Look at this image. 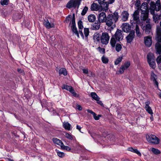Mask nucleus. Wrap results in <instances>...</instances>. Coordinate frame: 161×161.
Returning a JSON list of instances; mask_svg holds the SVG:
<instances>
[{"label":"nucleus","instance_id":"1","mask_svg":"<svg viewBox=\"0 0 161 161\" xmlns=\"http://www.w3.org/2000/svg\"><path fill=\"white\" fill-rule=\"evenodd\" d=\"M119 17L118 13L115 12L113 14L108 15L105 22L108 27H110L112 29H113L116 26L115 23L118 20Z\"/></svg>","mask_w":161,"mask_h":161},{"label":"nucleus","instance_id":"2","mask_svg":"<svg viewBox=\"0 0 161 161\" xmlns=\"http://www.w3.org/2000/svg\"><path fill=\"white\" fill-rule=\"evenodd\" d=\"M81 1V0H70L66 4V7L69 9H75L76 7L78 8Z\"/></svg>","mask_w":161,"mask_h":161},{"label":"nucleus","instance_id":"3","mask_svg":"<svg viewBox=\"0 0 161 161\" xmlns=\"http://www.w3.org/2000/svg\"><path fill=\"white\" fill-rule=\"evenodd\" d=\"M146 137L147 141L149 142L154 144L159 143V139L154 135L147 134L146 136Z\"/></svg>","mask_w":161,"mask_h":161},{"label":"nucleus","instance_id":"4","mask_svg":"<svg viewBox=\"0 0 161 161\" xmlns=\"http://www.w3.org/2000/svg\"><path fill=\"white\" fill-rule=\"evenodd\" d=\"M115 0H97L98 3L102 6L104 9L105 11L108 10V5L113 3L114 2Z\"/></svg>","mask_w":161,"mask_h":161},{"label":"nucleus","instance_id":"5","mask_svg":"<svg viewBox=\"0 0 161 161\" xmlns=\"http://www.w3.org/2000/svg\"><path fill=\"white\" fill-rule=\"evenodd\" d=\"M139 16V11L138 10L135 11L132 15V19L130 21V22L133 26V24L140 23Z\"/></svg>","mask_w":161,"mask_h":161},{"label":"nucleus","instance_id":"6","mask_svg":"<svg viewBox=\"0 0 161 161\" xmlns=\"http://www.w3.org/2000/svg\"><path fill=\"white\" fill-rule=\"evenodd\" d=\"M110 36L106 32H104L102 33L101 36V41L103 44L107 45L108 43Z\"/></svg>","mask_w":161,"mask_h":161},{"label":"nucleus","instance_id":"7","mask_svg":"<svg viewBox=\"0 0 161 161\" xmlns=\"http://www.w3.org/2000/svg\"><path fill=\"white\" fill-rule=\"evenodd\" d=\"M123 31L117 29L113 36L117 41H120L123 40Z\"/></svg>","mask_w":161,"mask_h":161},{"label":"nucleus","instance_id":"8","mask_svg":"<svg viewBox=\"0 0 161 161\" xmlns=\"http://www.w3.org/2000/svg\"><path fill=\"white\" fill-rule=\"evenodd\" d=\"M148 12L146 10H142L141 15V19L142 20L145 21L147 20L146 22L148 23L149 20L148 19Z\"/></svg>","mask_w":161,"mask_h":161},{"label":"nucleus","instance_id":"9","mask_svg":"<svg viewBox=\"0 0 161 161\" xmlns=\"http://www.w3.org/2000/svg\"><path fill=\"white\" fill-rule=\"evenodd\" d=\"M107 18L105 13L104 12L100 13L98 15V21L101 23L105 22Z\"/></svg>","mask_w":161,"mask_h":161},{"label":"nucleus","instance_id":"10","mask_svg":"<svg viewBox=\"0 0 161 161\" xmlns=\"http://www.w3.org/2000/svg\"><path fill=\"white\" fill-rule=\"evenodd\" d=\"M103 6L100 5H99L95 3H93L91 5V9L92 11H97L101 10L102 9Z\"/></svg>","mask_w":161,"mask_h":161},{"label":"nucleus","instance_id":"11","mask_svg":"<svg viewBox=\"0 0 161 161\" xmlns=\"http://www.w3.org/2000/svg\"><path fill=\"white\" fill-rule=\"evenodd\" d=\"M141 26L142 29L145 31L146 34H148L151 32V26L150 24H148L144 26L142 24Z\"/></svg>","mask_w":161,"mask_h":161},{"label":"nucleus","instance_id":"12","mask_svg":"<svg viewBox=\"0 0 161 161\" xmlns=\"http://www.w3.org/2000/svg\"><path fill=\"white\" fill-rule=\"evenodd\" d=\"M135 31L134 30H132L130 31L128 35L126 37V39L127 42L130 43L134 37V34Z\"/></svg>","mask_w":161,"mask_h":161},{"label":"nucleus","instance_id":"13","mask_svg":"<svg viewBox=\"0 0 161 161\" xmlns=\"http://www.w3.org/2000/svg\"><path fill=\"white\" fill-rule=\"evenodd\" d=\"M130 65V63L128 61L125 62L123 65H122L119 70L120 74H122L125 70L127 69Z\"/></svg>","mask_w":161,"mask_h":161},{"label":"nucleus","instance_id":"14","mask_svg":"<svg viewBox=\"0 0 161 161\" xmlns=\"http://www.w3.org/2000/svg\"><path fill=\"white\" fill-rule=\"evenodd\" d=\"M144 43L145 45L148 47H150L152 44V37L150 36L144 37Z\"/></svg>","mask_w":161,"mask_h":161},{"label":"nucleus","instance_id":"15","mask_svg":"<svg viewBox=\"0 0 161 161\" xmlns=\"http://www.w3.org/2000/svg\"><path fill=\"white\" fill-rule=\"evenodd\" d=\"M43 24L47 29L53 28L54 26L53 23L50 22L47 19H45L43 22Z\"/></svg>","mask_w":161,"mask_h":161},{"label":"nucleus","instance_id":"16","mask_svg":"<svg viewBox=\"0 0 161 161\" xmlns=\"http://www.w3.org/2000/svg\"><path fill=\"white\" fill-rule=\"evenodd\" d=\"M78 25L79 29V32H80V36L83 39H84L83 34L82 32V29L83 28V22L81 20H80L78 23Z\"/></svg>","mask_w":161,"mask_h":161},{"label":"nucleus","instance_id":"17","mask_svg":"<svg viewBox=\"0 0 161 161\" xmlns=\"http://www.w3.org/2000/svg\"><path fill=\"white\" fill-rule=\"evenodd\" d=\"M122 26L123 30L125 32H128L131 29V26L128 23H125L123 24Z\"/></svg>","mask_w":161,"mask_h":161},{"label":"nucleus","instance_id":"18","mask_svg":"<svg viewBox=\"0 0 161 161\" xmlns=\"http://www.w3.org/2000/svg\"><path fill=\"white\" fill-rule=\"evenodd\" d=\"M100 23L98 21L97 22L93 23L91 25V29L92 30H97L99 29L100 27Z\"/></svg>","mask_w":161,"mask_h":161},{"label":"nucleus","instance_id":"19","mask_svg":"<svg viewBox=\"0 0 161 161\" xmlns=\"http://www.w3.org/2000/svg\"><path fill=\"white\" fill-rule=\"evenodd\" d=\"M72 25L71 26V29L72 31L79 38V35L78 31L77 30V28L76 27L75 23H71Z\"/></svg>","mask_w":161,"mask_h":161},{"label":"nucleus","instance_id":"20","mask_svg":"<svg viewBox=\"0 0 161 161\" xmlns=\"http://www.w3.org/2000/svg\"><path fill=\"white\" fill-rule=\"evenodd\" d=\"M93 40L95 42L97 43L99 42L101 39V36L99 33L96 32L94 33L93 35Z\"/></svg>","mask_w":161,"mask_h":161},{"label":"nucleus","instance_id":"21","mask_svg":"<svg viewBox=\"0 0 161 161\" xmlns=\"http://www.w3.org/2000/svg\"><path fill=\"white\" fill-rule=\"evenodd\" d=\"M160 42L158 41V42L156 43L155 46V48L156 51V53L160 54H161V44Z\"/></svg>","mask_w":161,"mask_h":161},{"label":"nucleus","instance_id":"22","mask_svg":"<svg viewBox=\"0 0 161 161\" xmlns=\"http://www.w3.org/2000/svg\"><path fill=\"white\" fill-rule=\"evenodd\" d=\"M156 75L153 72L151 73V80L153 81V82L156 86L157 87H158V82L156 80Z\"/></svg>","mask_w":161,"mask_h":161},{"label":"nucleus","instance_id":"23","mask_svg":"<svg viewBox=\"0 0 161 161\" xmlns=\"http://www.w3.org/2000/svg\"><path fill=\"white\" fill-rule=\"evenodd\" d=\"M153 2H152V3ZM152 5L155 7L156 11H159L161 8V4L159 0H158L156 2V3L152 4Z\"/></svg>","mask_w":161,"mask_h":161},{"label":"nucleus","instance_id":"24","mask_svg":"<svg viewBox=\"0 0 161 161\" xmlns=\"http://www.w3.org/2000/svg\"><path fill=\"white\" fill-rule=\"evenodd\" d=\"M52 140L54 143L58 145L61 147L63 145V143L62 142L61 140L57 138H53L52 139Z\"/></svg>","mask_w":161,"mask_h":161},{"label":"nucleus","instance_id":"25","mask_svg":"<svg viewBox=\"0 0 161 161\" xmlns=\"http://www.w3.org/2000/svg\"><path fill=\"white\" fill-rule=\"evenodd\" d=\"M62 89H64L69 91L71 93L74 90L73 88L71 86L64 85L62 87Z\"/></svg>","mask_w":161,"mask_h":161},{"label":"nucleus","instance_id":"26","mask_svg":"<svg viewBox=\"0 0 161 161\" xmlns=\"http://www.w3.org/2000/svg\"><path fill=\"white\" fill-rule=\"evenodd\" d=\"M63 127L65 130H70L72 129L71 125L68 122H64L63 123Z\"/></svg>","mask_w":161,"mask_h":161},{"label":"nucleus","instance_id":"27","mask_svg":"<svg viewBox=\"0 0 161 161\" xmlns=\"http://www.w3.org/2000/svg\"><path fill=\"white\" fill-rule=\"evenodd\" d=\"M129 15V13L127 11H124L122 13V19L123 21H125L127 20Z\"/></svg>","mask_w":161,"mask_h":161},{"label":"nucleus","instance_id":"28","mask_svg":"<svg viewBox=\"0 0 161 161\" xmlns=\"http://www.w3.org/2000/svg\"><path fill=\"white\" fill-rule=\"evenodd\" d=\"M128 150L137 154L139 156H141L142 154L137 149H134L132 147H130L128 148Z\"/></svg>","mask_w":161,"mask_h":161},{"label":"nucleus","instance_id":"29","mask_svg":"<svg viewBox=\"0 0 161 161\" xmlns=\"http://www.w3.org/2000/svg\"><path fill=\"white\" fill-rule=\"evenodd\" d=\"M161 14L158 15L157 14H155L153 16L154 21L155 23H158V20L161 19Z\"/></svg>","mask_w":161,"mask_h":161},{"label":"nucleus","instance_id":"30","mask_svg":"<svg viewBox=\"0 0 161 161\" xmlns=\"http://www.w3.org/2000/svg\"><path fill=\"white\" fill-rule=\"evenodd\" d=\"M88 20L89 22H93L96 20L95 16L93 14H91L88 16Z\"/></svg>","mask_w":161,"mask_h":161},{"label":"nucleus","instance_id":"31","mask_svg":"<svg viewBox=\"0 0 161 161\" xmlns=\"http://www.w3.org/2000/svg\"><path fill=\"white\" fill-rule=\"evenodd\" d=\"M116 39L112 36L110 41V43L112 47H114L115 46L116 43Z\"/></svg>","mask_w":161,"mask_h":161},{"label":"nucleus","instance_id":"32","mask_svg":"<svg viewBox=\"0 0 161 161\" xmlns=\"http://www.w3.org/2000/svg\"><path fill=\"white\" fill-rule=\"evenodd\" d=\"M65 136L66 138L70 140H74L75 139L74 136L67 132L65 133Z\"/></svg>","mask_w":161,"mask_h":161},{"label":"nucleus","instance_id":"33","mask_svg":"<svg viewBox=\"0 0 161 161\" xmlns=\"http://www.w3.org/2000/svg\"><path fill=\"white\" fill-rule=\"evenodd\" d=\"M147 59L148 62L150 60H153L155 59V57L152 53H149L147 55Z\"/></svg>","mask_w":161,"mask_h":161},{"label":"nucleus","instance_id":"34","mask_svg":"<svg viewBox=\"0 0 161 161\" xmlns=\"http://www.w3.org/2000/svg\"><path fill=\"white\" fill-rule=\"evenodd\" d=\"M91 95L92 98L96 101H98L99 98L97 94L94 92H92L91 93Z\"/></svg>","mask_w":161,"mask_h":161},{"label":"nucleus","instance_id":"35","mask_svg":"<svg viewBox=\"0 0 161 161\" xmlns=\"http://www.w3.org/2000/svg\"><path fill=\"white\" fill-rule=\"evenodd\" d=\"M139 24H135L136 26L135 30H136V35L138 36H140L141 35V33L140 31L138 25Z\"/></svg>","mask_w":161,"mask_h":161},{"label":"nucleus","instance_id":"36","mask_svg":"<svg viewBox=\"0 0 161 161\" xmlns=\"http://www.w3.org/2000/svg\"><path fill=\"white\" fill-rule=\"evenodd\" d=\"M148 62L151 67L153 69H154L155 68L156 64L155 63V60L152 61L150 60Z\"/></svg>","mask_w":161,"mask_h":161},{"label":"nucleus","instance_id":"37","mask_svg":"<svg viewBox=\"0 0 161 161\" xmlns=\"http://www.w3.org/2000/svg\"><path fill=\"white\" fill-rule=\"evenodd\" d=\"M59 74L60 75L63 74L64 75H67L66 69L63 68H61L59 70Z\"/></svg>","mask_w":161,"mask_h":161},{"label":"nucleus","instance_id":"38","mask_svg":"<svg viewBox=\"0 0 161 161\" xmlns=\"http://www.w3.org/2000/svg\"><path fill=\"white\" fill-rule=\"evenodd\" d=\"M156 11L155 7H154V6L152 5V2L151 3V7L150 8V13L153 15L155 14H156L155 12V11Z\"/></svg>","mask_w":161,"mask_h":161},{"label":"nucleus","instance_id":"39","mask_svg":"<svg viewBox=\"0 0 161 161\" xmlns=\"http://www.w3.org/2000/svg\"><path fill=\"white\" fill-rule=\"evenodd\" d=\"M115 46L116 50L117 52H119L121 50L122 46L120 44L117 43Z\"/></svg>","mask_w":161,"mask_h":161},{"label":"nucleus","instance_id":"40","mask_svg":"<svg viewBox=\"0 0 161 161\" xmlns=\"http://www.w3.org/2000/svg\"><path fill=\"white\" fill-rule=\"evenodd\" d=\"M88 8L87 7H86V6L82 10V12L81 14V15L82 16H84V15H85V14L87 13V11H88Z\"/></svg>","mask_w":161,"mask_h":161},{"label":"nucleus","instance_id":"41","mask_svg":"<svg viewBox=\"0 0 161 161\" xmlns=\"http://www.w3.org/2000/svg\"><path fill=\"white\" fill-rule=\"evenodd\" d=\"M151 151L155 154H158L160 153V152L159 150L154 148H152L151 149Z\"/></svg>","mask_w":161,"mask_h":161},{"label":"nucleus","instance_id":"42","mask_svg":"<svg viewBox=\"0 0 161 161\" xmlns=\"http://www.w3.org/2000/svg\"><path fill=\"white\" fill-rule=\"evenodd\" d=\"M89 29L88 28H85L84 29V33L86 39L87 38V36L89 34Z\"/></svg>","mask_w":161,"mask_h":161},{"label":"nucleus","instance_id":"43","mask_svg":"<svg viewBox=\"0 0 161 161\" xmlns=\"http://www.w3.org/2000/svg\"><path fill=\"white\" fill-rule=\"evenodd\" d=\"M146 111L150 114H153V112L151 108L149 107H147L145 108Z\"/></svg>","mask_w":161,"mask_h":161},{"label":"nucleus","instance_id":"44","mask_svg":"<svg viewBox=\"0 0 161 161\" xmlns=\"http://www.w3.org/2000/svg\"><path fill=\"white\" fill-rule=\"evenodd\" d=\"M101 59L103 63L104 64H107L108 62V58L105 57L104 56H103L102 57Z\"/></svg>","mask_w":161,"mask_h":161},{"label":"nucleus","instance_id":"45","mask_svg":"<svg viewBox=\"0 0 161 161\" xmlns=\"http://www.w3.org/2000/svg\"><path fill=\"white\" fill-rule=\"evenodd\" d=\"M122 59V57H119L117 58L114 62V64L116 65H117L121 62Z\"/></svg>","mask_w":161,"mask_h":161},{"label":"nucleus","instance_id":"46","mask_svg":"<svg viewBox=\"0 0 161 161\" xmlns=\"http://www.w3.org/2000/svg\"><path fill=\"white\" fill-rule=\"evenodd\" d=\"M61 148L62 149L65 150L67 151H69L71 150V148L67 146H65L64 144L61 146Z\"/></svg>","mask_w":161,"mask_h":161},{"label":"nucleus","instance_id":"47","mask_svg":"<svg viewBox=\"0 0 161 161\" xmlns=\"http://www.w3.org/2000/svg\"><path fill=\"white\" fill-rule=\"evenodd\" d=\"M72 15H69L68 16H67L64 21V22L68 23L69 22V21L72 18Z\"/></svg>","mask_w":161,"mask_h":161},{"label":"nucleus","instance_id":"48","mask_svg":"<svg viewBox=\"0 0 161 161\" xmlns=\"http://www.w3.org/2000/svg\"><path fill=\"white\" fill-rule=\"evenodd\" d=\"M8 0H2L0 3L2 5H7L8 4Z\"/></svg>","mask_w":161,"mask_h":161},{"label":"nucleus","instance_id":"49","mask_svg":"<svg viewBox=\"0 0 161 161\" xmlns=\"http://www.w3.org/2000/svg\"><path fill=\"white\" fill-rule=\"evenodd\" d=\"M71 21L69 23V25L70 26L71 24V23H75V14H73L72 15V17L71 18Z\"/></svg>","mask_w":161,"mask_h":161},{"label":"nucleus","instance_id":"50","mask_svg":"<svg viewBox=\"0 0 161 161\" xmlns=\"http://www.w3.org/2000/svg\"><path fill=\"white\" fill-rule=\"evenodd\" d=\"M57 155L59 157L61 158H63L64 156V153L61 152H57Z\"/></svg>","mask_w":161,"mask_h":161},{"label":"nucleus","instance_id":"51","mask_svg":"<svg viewBox=\"0 0 161 161\" xmlns=\"http://www.w3.org/2000/svg\"><path fill=\"white\" fill-rule=\"evenodd\" d=\"M93 117L94 119L96 120H98L99 119L100 117L101 116L100 115H98L97 116L96 114H95V115H93Z\"/></svg>","mask_w":161,"mask_h":161},{"label":"nucleus","instance_id":"52","mask_svg":"<svg viewBox=\"0 0 161 161\" xmlns=\"http://www.w3.org/2000/svg\"><path fill=\"white\" fill-rule=\"evenodd\" d=\"M156 61L158 64H159L161 63V55L158 57L156 59Z\"/></svg>","mask_w":161,"mask_h":161},{"label":"nucleus","instance_id":"53","mask_svg":"<svg viewBox=\"0 0 161 161\" xmlns=\"http://www.w3.org/2000/svg\"><path fill=\"white\" fill-rule=\"evenodd\" d=\"M71 93H72V95H73V96L75 97H79V95L77 94L75 92V91L74 90V91H73Z\"/></svg>","mask_w":161,"mask_h":161},{"label":"nucleus","instance_id":"54","mask_svg":"<svg viewBox=\"0 0 161 161\" xmlns=\"http://www.w3.org/2000/svg\"><path fill=\"white\" fill-rule=\"evenodd\" d=\"M99 49V51L100 53H105V50L104 48H100V47L98 48Z\"/></svg>","mask_w":161,"mask_h":161},{"label":"nucleus","instance_id":"55","mask_svg":"<svg viewBox=\"0 0 161 161\" xmlns=\"http://www.w3.org/2000/svg\"><path fill=\"white\" fill-rule=\"evenodd\" d=\"M140 1L139 0H137L135 4V5L136 6V7H138L140 6Z\"/></svg>","mask_w":161,"mask_h":161},{"label":"nucleus","instance_id":"56","mask_svg":"<svg viewBox=\"0 0 161 161\" xmlns=\"http://www.w3.org/2000/svg\"><path fill=\"white\" fill-rule=\"evenodd\" d=\"M150 103V102L149 101H147L145 102V108L147 107H149V105Z\"/></svg>","mask_w":161,"mask_h":161},{"label":"nucleus","instance_id":"57","mask_svg":"<svg viewBox=\"0 0 161 161\" xmlns=\"http://www.w3.org/2000/svg\"><path fill=\"white\" fill-rule=\"evenodd\" d=\"M87 111L88 113H90L92 114V115H95V113L92 111V110L90 109H87Z\"/></svg>","mask_w":161,"mask_h":161},{"label":"nucleus","instance_id":"58","mask_svg":"<svg viewBox=\"0 0 161 161\" xmlns=\"http://www.w3.org/2000/svg\"><path fill=\"white\" fill-rule=\"evenodd\" d=\"M83 72L85 74H87L88 73V70L87 69H83Z\"/></svg>","mask_w":161,"mask_h":161},{"label":"nucleus","instance_id":"59","mask_svg":"<svg viewBox=\"0 0 161 161\" xmlns=\"http://www.w3.org/2000/svg\"><path fill=\"white\" fill-rule=\"evenodd\" d=\"M77 108L80 111H81L82 109L80 105H78L77 106Z\"/></svg>","mask_w":161,"mask_h":161},{"label":"nucleus","instance_id":"60","mask_svg":"<svg viewBox=\"0 0 161 161\" xmlns=\"http://www.w3.org/2000/svg\"><path fill=\"white\" fill-rule=\"evenodd\" d=\"M97 101V103L98 104L100 105H103V104L101 101H99V100H98V101Z\"/></svg>","mask_w":161,"mask_h":161},{"label":"nucleus","instance_id":"61","mask_svg":"<svg viewBox=\"0 0 161 161\" xmlns=\"http://www.w3.org/2000/svg\"><path fill=\"white\" fill-rule=\"evenodd\" d=\"M76 129L79 130L80 131V130L81 129V127L78 125H77L76 126Z\"/></svg>","mask_w":161,"mask_h":161},{"label":"nucleus","instance_id":"62","mask_svg":"<svg viewBox=\"0 0 161 161\" xmlns=\"http://www.w3.org/2000/svg\"><path fill=\"white\" fill-rule=\"evenodd\" d=\"M151 116L150 117V119H151V121H153V114H151Z\"/></svg>","mask_w":161,"mask_h":161},{"label":"nucleus","instance_id":"63","mask_svg":"<svg viewBox=\"0 0 161 161\" xmlns=\"http://www.w3.org/2000/svg\"><path fill=\"white\" fill-rule=\"evenodd\" d=\"M147 5V3H145V2L143 3L142 5V6L146 5Z\"/></svg>","mask_w":161,"mask_h":161},{"label":"nucleus","instance_id":"64","mask_svg":"<svg viewBox=\"0 0 161 161\" xmlns=\"http://www.w3.org/2000/svg\"><path fill=\"white\" fill-rule=\"evenodd\" d=\"M88 133L89 134H90V135H91V136L92 137H93L92 136V132L90 131V130H89L88 131Z\"/></svg>","mask_w":161,"mask_h":161}]
</instances>
